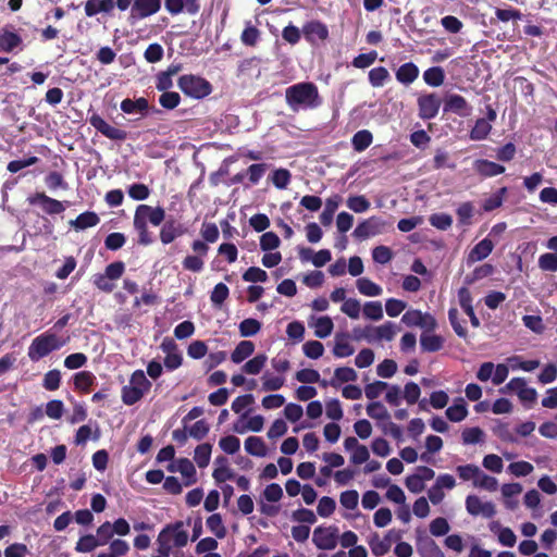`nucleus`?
<instances>
[{"instance_id": "obj_2", "label": "nucleus", "mask_w": 557, "mask_h": 557, "mask_svg": "<svg viewBox=\"0 0 557 557\" xmlns=\"http://www.w3.org/2000/svg\"><path fill=\"white\" fill-rule=\"evenodd\" d=\"M151 386V382L146 377L143 370L134 371L129 379V385L122 387V401L127 406L135 405L150 391Z\"/></svg>"}, {"instance_id": "obj_30", "label": "nucleus", "mask_w": 557, "mask_h": 557, "mask_svg": "<svg viewBox=\"0 0 557 557\" xmlns=\"http://www.w3.org/2000/svg\"><path fill=\"white\" fill-rule=\"evenodd\" d=\"M358 377L357 372L350 367H339L334 371V377L330 381V385L338 387L341 383L354 382Z\"/></svg>"}, {"instance_id": "obj_23", "label": "nucleus", "mask_w": 557, "mask_h": 557, "mask_svg": "<svg viewBox=\"0 0 557 557\" xmlns=\"http://www.w3.org/2000/svg\"><path fill=\"white\" fill-rule=\"evenodd\" d=\"M350 335L348 333H338L335 336V345L333 355L337 358H346L355 352V348L349 343Z\"/></svg>"}, {"instance_id": "obj_14", "label": "nucleus", "mask_w": 557, "mask_h": 557, "mask_svg": "<svg viewBox=\"0 0 557 557\" xmlns=\"http://www.w3.org/2000/svg\"><path fill=\"white\" fill-rule=\"evenodd\" d=\"M473 168L475 172L482 177H494L503 174L506 171L504 165L486 159L475 160Z\"/></svg>"}, {"instance_id": "obj_34", "label": "nucleus", "mask_w": 557, "mask_h": 557, "mask_svg": "<svg viewBox=\"0 0 557 557\" xmlns=\"http://www.w3.org/2000/svg\"><path fill=\"white\" fill-rule=\"evenodd\" d=\"M215 462L221 465L220 467L215 468L212 473V476L216 483H223L227 480L234 479V472L226 466L227 459L225 457H218Z\"/></svg>"}, {"instance_id": "obj_22", "label": "nucleus", "mask_w": 557, "mask_h": 557, "mask_svg": "<svg viewBox=\"0 0 557 557\" xmlns=\"http://www.w3.org/2000/svg\"><path fill=\"white\" fill-rule=\"evenodd\" d=\"M419 73V67L413 62H407L398 67L395 76L400 84L410 85L418 78Z\"/></svg>"}, {"instance_id": "obj_11", "label": "nucleus", "mask_w": 557, "mask_h": 557, "mask_svg": "<svg viewBox=\"0 0 557 557\" xmlns=\"http://www.w3.org/2000/svg\"><path fill=\"white\" fill-rule=\"evenodd\" d=\"M29 205H40L47 214H60L65 210L64 205L54 198L47 196L45 193H36L27 198Z\"/></svg>"}, {"instance_id": "obj_58", "label": "nucleus", "mask_w": 557, "mask_h": 557, "mask_svg": "<svg viewBox=\"0 0 557 557\" xmlns=\"http://www.w3.org/2000/svg\"><path fill=\"white\" fill-rule=\"evenodd\" d=\"M522 322L525 327H528L535 334L541 335L545 331V325L543 323V319L541 315H531V314L523 315Z\"/></svg>"}, {"instance_id": "obj_12", "label": "nucleus", "mask_w": 557, "mask_h": 557, "mask_svg": "<svg viewBox=\"0 0 557 557\" xmlns=\"http://www.w3.org/2000/svg\"><path fill=\"white\" fill-rule=\"evenodd\" d=\"M467 511L472 516L492 518L496 513L495 505L492 502L483 503L476 495H469L466 498Z\"/></svg>"}, {"instance_id": "obj_56", "label": "nucleus", "mask_w": 557, "mask_h": 557, "mask_svg": "<svg viewBox=\"0 0 557 557\" xmlns=\"http://www.w3.org/2000/svg\"><path fill=\"white\" fill-rule=\"evenodd\" d=\"M456 471L458 473V476L462 481L473 480V482H474L478 479V475L482 474V470L478 466L472 465V463L465 465V466H458L456 468Z\"/></svg>"}, {"instance_id": "obj_8", "label": "nucleus", "mask_w": 557, "mask_h": 557, "mask_svg": "<svg viewBox=\"0 0 557 557\" xmlns=\"http://www.w3.org/2000/svg\"><path fill=\"white\" fill-rule=\"evenodd\" d=\"M417 103L419 116L422 120H432L437 115L442 100L436 94L432 92L420 96Z\"/></svg>"}, {"instance_id": "obj_40", "label": "nucleus", "mask_w": 557, "mask_h": 557, "mask_svg": "<svg viewBox=\"0 0 557 557\" xmlns=\"http://www.w3.org/2000/svg\"><path fill=\"white\" fill-rule=\"evenodd\" d=\"M424 82L432 87H438L444 83L445 72L441 66H433L424 71Z\"/></svg>"}, {"instance_id": "obj_13", "label": "nucleus", "mask_w": 557, "mask_h": 557, "mask_svg": "<svg viewBox=\"0 0 557 557\" xmlns=\"http://www.w3.org/2000/svg\"><path fill=\"white\" fill-rule=\"evenodd\" d=\"M471 106L466 98L460 95L451 94L446 96L444 100V112H451L461 117H466L471 113Z\"/></svg>"}, {"instance_id": "obj_4", "label": "nucleus", "mask_w": 557, "mask_h": 557, "mask_svg": "<svg viewBox=\"0 0 557 557\" xmlns=\"http://www.w3.org/2000/svg\"><path fill=\"white\" fill-rule=\"evenodd\" d=\"M182 92L194 99H203L212 92L211 83L198 75L185 74L177 79Z\"/></svg>"}, {"instance_id": "obj_24", "label": "nucleus", "mask_w": 557, "mask_h": 557, "mask_svg": "<svg viewBox=\"0 0 557 557\" xmlns=\"http://www.w3.org/2000/svg\"><path fill=\"white\" fill-rule=\"evenodd\" d=\"M379 219L372 216L368 220L360 222L355 228L352 235L358 239H366L370 236H373L379 231Z\"/></svg>"}, {"instance_id": "obj_6", "label": "nucleus", "mask_w": 557, "mask_h": 557, "mask_svg": "<svg viewBox=\"0 0 557 557\" xmlns=\"http://www.w3.org/2000/svg\"><path fill=\"white\" fill-rule=\"evenodd\" d=\"M88 122L97 132L111 140L123 141L128 136L126 131L110 125L98 113H92Z\"/></svg>"}, {"instance_id": "obj_39", "label": "nucleus", "mask_w": 557, "mask_h": 557, "mask_svg": "<svg viewBox=\"0 0 557 557\" xmlns=\"http://www.w3.org/2000/svg\"><path fill=\"white\" fill-rule=\"evenodd\" d=\"M356 284L359 293L364 296L375 297L382 294V287L368 277L358 278Z\"/></svg>"}, {"instance_id": "obj_19", "label": "nucleus", "mask_w": 557, "mask_h": 557, "mask_svg": "<svg viewBox=\"0 0 557 557\" xmlns=\"http://www.w3.org/2000/svg\"><path fill=\"white\" fill-rule=\"evenodd\" d=\"M100 222L99 215L94 211H85L76 216V219L70 221V225L75 231H84L89 227L98 225Z\"/></svg>"}, {"instance_id": "obj_20", "label": "nucleus", "mask_w": 557, "mask_h": 557, "mask_svg": "<svg viewBox=\"0 0 557 557\" xmlns=\"http://www.w3.org/2000/svg\"><path fill=\"white\" fill-rule=\"evenodd\" d=\"M121 110L126 114L140 113L141 115H146L149 110V102L144 97H139L135 100L126 98L121 102Z\"/></svg>"}, {"instance_id": "obj_9", "label": "nucleus", "mask_w": 557, "mask_h": 557, "mask_svg": "<svg viewBox=\"0 0 557 557\" xmlns=\"http://www.w3.org/2000/svg\"><path fill=\"white\" fill-rule=\"evenodd\" d=\"M187 231L188 228L183 223H180L175 219L170 218L162 224L159 237L163 245H169L176 238L185 235Z\"/></svg>"}, {"instance_id": "obj_61", "label": "nucleus", "mask_w": 557, "mask_h": 557, "mask_svg": "<svg viewBox=\"0 0 557 557\" xmlns=\"http://www.w3.org/2000/svg\"><path fill=\"white\" fill-rule=\"evenodd\" d=\"M363 314L370 320H381L383 318V308L380 301H368L363 306Z\"/></svg>"}, {"instance_id": "obj_26", "label": "nucleus", "mask_w": 557, "mask_h": 557, "mask_svg": "<svg viewBox=\"0 0 557 557\" xmlns=\"http://www.w3.org/2000/svg\"><path fill=\"white\" fill-rule=\"evenodd\" d=\"M114 5V0H87L85 3V14L91 17L101 12L110 13Z\"/></svg>"}, {"instance_id": "obj_1", "label": "nucleus", "mask_w": 557, "mask_h": 557, "mask_svg": "<svg viewBox=\"0 0 557 557\" xmlns=\"http://www.w3.org/2000/svg\"><path fill=\"white\" fill-rule=\"evenodd\" d=\"M285 100L294 112L315 109L322 104V98L317 85L312 82H301L286 88Z\"/></svg>"}, {"instance_id": "obj_15", "label": "nucleus", "mask_w": 557, "mask_h": 557, "mask_svg": "<svg viewBox=\"0 0 557 557\" xmlns=\"http://www.w3.org/2000/svg\"><path fill=\"white\" fill-rule=\"evenodd\" d=\"M133 225L138 234L139 245L148 246L153 243L152 235L148 230V221L137 209L135 210Z\"/></svg>"}, {"instance_id": "obj_16", "label": "nucleus", "mask_w": 557, "mask_h": 557, "mask_svg": "<svg viewBox=\"0 0 557 557\" xmlns=\"http://www.w3.org/2000/svg\"><path fill=\"white\" fill-rule=\"evenodd\" d=\"M306 39L313 42L315 39L325 40L329 37V30L325 24L320 21H310L302 27Z\"/></svg>"}, {"instance_id": "obj_60", "label": "nucleus", "mask_w": 557, "mask_h": 557, "mask_svg": "<svg viewBox=\"0 0 557 557\" xmlns=\"http://www.w3.org/2000/svg\"><path fill=\"white\" fill-rule=\"evenodd\" d=\"M242 277L245 282L263 283L268 280V274L264 270L258 267H250L243 273Z\"/></svg>"}, {"instance_id": "obj_27", "label": "nucleus", "mask_w": 557, "mask_h": 557, "mask_svg": "<svg viewBox=\"0 0 557 557\" xmlns=\"http://www.w3.org/2000/svg\"><path fill=\"white\" fill-rule=\"evenodd\" d=\"M22 42V37L18 34L4 28L0 34V52L10 53Z\"/></svg>"}, {"instance_id": "obj_37", "label": "nucleus", "mask_w": 557, "mask_h": 557, "mask_svg": "<svg viewBox=\"0 0 557 557\" xmlns=\"http://www.w3.org/2000/svg\"><path fill=\"white\" fill-rule=\"evenodd\" d=\"M508 193L507 187L499 188L496 193H494L491 197L486 198L483 201L482 209L485 212H491L495 209H498L503 206L504 199Z\"/></svg>"}, {"instance_id": "obj_64", "label": "nucleus", "mask_w": 557, "mask_h": 557, "mask_svg": "<svg viewBox=\"0 0 557 557\" xmlns=\"http://www.w3.org/2000/svg\"><path fill=\"white\" fill-rule=\"evenodd\" d=\"M539 267L544 271H557V253L546 252L540 256Z\"/></svg>"}, {"instance_id": "obj_3", "label": "nucleus", "mask_w": 557, "mask_h": 557, "mask_svg": "<svg viewBox=\"0 0 557 557\" xmlns=\"http://www.w3.org/2000/svg\"><path fill=\"white\" fill-rule=\"evenodd\" d=\"M64 344L65 341H61L54 333L48 331L33 339L27 355L32 361H38L53 350L60 349Z\"/></svg>"}, {"instance_id": "obj_45", "label": "nucleus", "mask_w": 557, "mask_h": 557, "mask_svg": "<svg viewBox=\"0 0 557 557\" xmlns=\"http://www.w3.org/2000/svg\"><path fill=\"white\" fill-rule=\"evenodd\" d=\"M265 362L267 356L263 354H259L244 364L243 371L247 374H259L263 367L265 366Z\"/></svg>"}, {"instance_id": "obj_10", "label": "nucleus", "mask_w": 557, "mask_h": 557, "mask_svg": "<svg viewBox=\"0 0 557 557\" xmlns=\"http://www.w3.org/2000/svg\"><path fill=\"white\" fill-rule=\"evenodd\" d=\"M161 8V0H134L129 18L143 20L156 14Z\"/></svg>"}, {"instance_id": "obj_53", "label": "nucleus", "mask_w": 557, "mask_h": 557, "mask_svg": "<svg viewBox=\"0 0 557 557\" xmlns=\"http://www.w3.org/2000/svg\"><path fill=\"white\" fill-rule=\"evenodd\" d=\"M268 169L265 163H253L247 168L246 175L248 176L250 185H257Z\"/></svg>"}, {"instance_id": "obj_59", "label": "nucleus", "mask_w": 557, "mask_h": 557, "mask_svg": "<svg viewBox=\"0 0 557 557\" xmlns=\"http://www.w3.org/2000/svg\"><path fill=\"white\" fill-rule=\"evenodd\" d=\"M200 234L203 238L202 242H205L207 245L208 243H215L219 239V228L215 223L211 222H203Z\"/></svg>"}, {"instance_id": "obj_17", "label": "nucleus", "mask_w": 557, "mask_h": 557, "mask_svg": "<svg viewBox=\"0 0 557 557\" xmlns=\"http://www.w3.org/2000/svg\"><path fill=\"white\" fill-rule=\"evenodd\" d=\"M169 471H175L173 465L168 467ZM176 470L185 478V485L189 486L197 482L196 468L188 458H181L177 460Z\"/></svg>"}, {"instance_id": "obj_38", "label": "nucleus", "mask_w": 557, "mask_h": 557, "mask_svg": "<svg viewBox=\"0 0 557 557\" xmlns=\"http://www.w3.org/2000/svg\"><path fill=\"white\" fill-rule=\"evenodd\" d=\"M492 125L484 117H480L475 121L474 126L470 131V139L472 140H483L491 133Z\"/></svg>"}, {"instance_id": "obj_28", "label": "nucleus", "mask_w": 557, "mask_h": 557, "mask_svg": "<svg viewBox=\"0 0 557 557\" xmlns=\"http://www.w3.org/2000/svg\"><path fill=\"white\" fill-rule=\"evenodd\" d=\"M468 416L467 403L462 397L456 398L454 405L446 409V417L451 422H460Z\"/></svg>"}, {"instance_id": "obj_25", "label": "nucleus", "mask_w": 557, "mask_h": 557, "mask_svg": "<svg viewBox=\"0 0 557 557\" xmlns=\"http://www.w3.org/2000/svg\"><path fill=\"white\" fill-rule=\"evenodd\" d=\"M494 244L490 238L479 242L469 252L468 261L478 262L487 258L493 251Z\"/></svg>"}, {"instance_id": "obj_31", "label": "nucleus", "mask_w": 557, "mask_h": 557, "mask_svg": "<svg viewBox=\"0 0 557 557\" xmlns=\"http://www.w3.org/2000/svg\"><path fill=\"white\" fill-rule=\"evenodd\" d=\"M255 351V344L250 341H242L237 344L233 352L231 354V360L234 363H240Z\"/></svg>"}, {"instance_id": "obj_63", "label": "nucleus", "mask_w": 557, "mask_h": 557, "mask_svg": "<svg viewBox=\"0 0 557 557\" xmlns=\"http://www.w3.org/2000/svg\"><path fill=\"white\" fill-rule=\"evenodd\" d=\"M281 244L280 237L274 232H267L260 237V248L263 251L276 249Z\"/></svg>"}, {"instance_id": "obj_49", "label": "nucleus", "mask_w": 557, "mask_h": 557, "mask_svg": "<svg viewBox=\"0 0 557 557\" xmlns=\"http://www.w3.org/2000/svg\"><path fill=\"white\" fill-rule=\"evenodd\" d=\"M474 206L471 201H466L459 205L456 210L458 222L461 225L471 224V218L473 216Z\"/></svg>"}, {"instance_id": "obj_48", "label": "nucleus", "mask_w": 557, "mask_h": 557, "mask_svg": "<svg viewBox=\"0 0 557 557\" xmlns=\"http://www.w3.org/2000/svg\"><path fill=\"white\" fill-rule=\"evenodd\" d=\"M292 174L287 169H276L271 175V182L278 189L287 188L290 183Z\"/></svg>"}, {"instance_id": "obj_54", "label": "nucleus", "mask_w": 557, "mask_h": 557, "mask_svg": "<svg viewBox=\"0 0 557 557\" xmlns=\"http://www.w3.org/2000/svg\"><path fill=\"white\" fill-rule=\"evenodd\" d=\"M219 446L224 453L234 455L240 448V441L235 435H227L220 438Z\"/></svg>"}, {"instance_id": "obj_7", "label": "nucleus", "mask_w": 557, "mask_h": 557, "mask_svg": "<svg viewBox=\"0 0 557 557\" xmlns=\"http://www.w3.org/2000/svg\"><path fill=\"white\" fill-rule=\"evenodd\" d=\"M337 532L335 527H318L313 531L312 542L319 549H334L337 545Z\"/></svg>"}, {"instance_id": "obj_57", "label": "nucleus", "mask_w": 557, "mask_h": 557, "mask_svg": "<svg viewBox=\"0 0 557 557\" xmlns=\"http://www.w3.org/2000/svg\"><path fill=\"white\" fill-rule=\"evenodd\" d=\"M181 102V96L176 91H163L159 97V103L166 110L175 109Z\"/></svg>"}, {"instance_id": "obj_42", "label": "nucleus", "mask_w": 557, "mask_h": 557, "mask_svg": "<svg viewBox=\"0 0 557 557\" xmlns=\"http://www.w3.org/2000/svg\"><path fill=\"white\" fill-rule=\"evenodd\" d=\"M207 528L218 537L224 539L226 536V529L220 513H212L208 517Z\"/></svg>"}, {"instance_id": "obj_52", "label": "nucleus", "mask_w": 557, "mask_h": 557, "mask_svg": "<svg viewBox=\"0 0 557 557\" xmlns=\"http://www.w3.org/2000/svg\"><path fill=\"white\" fill-rule=\"evenodd\" d=\"M334 324L330 317H320L315 322L314 335L319 338L327 337L333 331Z\"/></svg>"}, {"instance_id": "obj_51", "label": "nucleus", "mask_w": 557, "mask_h": 557, "mask_svg": "<svg viewBox=\"0 0 557 557\" xmlns=\"http://www.w3.org/2000/svg\"><path fill=\"white\" fill-rule=\"evenodd\" d=\"M389 78V73L384 66L373 67L369 72V82L373 87H382Z\"/></svg>"}, {"instance_id": "obj_32", "label": "nucleus", "mask_w": 557, "mask_h": 557, "mask_svg": "<svg viewBox=\"0 0 557 557\" xmlns=\"http://www.w3.org/2000/svg\"><path fill=\"white\" fill-rule=\"evenodd\" d=\"M246 451L256 457H264L268 453L264 441L259 436H249L245 441Z\"/></svg>"}, {"instance_id": "obj_62", "label": "nucleus", "mask_w": 557, "mask_h": 557, "mask_svg": "<svg viewBox=\"0 0 557 557\" xmlns=\"http://www.w3.org/2000/svg\"><path fill=\"white\" fill-rule=\"evenodd\" d=\"M347 207L356 213L366 212L370 208V201L364 196H350Z\"/></svg>"}, {"instance_id": "obj_43", "label": "nucleus", "mask_w": 557, "mask_h": 557, "mask_svg": "<svg viewBox=\"0 0 557 557\" xmlns=\"http://www.w3.org/2000/svg\"><path fill=\"white\" fill-rule=\"evenodd\" d=\"M238 330L240 336L250 337L261 330V323L257 319L247 318L239 323Z\"/></svg>"}, {"instance_id": "obj_55", "label": "nucleus", "mask_w": 557, "mask_h": 557, "mask_svg": "<svg viewBox=\"0 0 557 557\" xmlns=\"http://www.w3.org/2000/svg\"><path fill=\"white\" fill-rule=\"evenodd\" d=\"M61 384V372L58 369L48 371L44 375L42 386L47 391H57Z\"/></svg>"}, {"instance_id": "obj_36", "label": "nucleus", "mask_w": 557, "mask_h": 557, "mask_svg": "<svg viewBox=\"0 0 557 557\" xmlns=\"http://www.w3.org/2000/svg\"><path fill=\"white\" fill-rule=\"evenodd\" d=\"M96 376L90 371H81L74 374V386L76 389L88 393L94 385Z\"/></svg>"}, {"instance_id": "obj_5", "label": "nucleus", "mask_w": 557, "mask_h": 557, "mask_svg": "<svg viewBox=\"0 0 557 557\" xmlns=\"http://www.w3.org/2000/svg\"><path fill=\"white\" fill-rule=\"evenodd\" d=\"M191 249L195 255L186 256L182 264L185 270L198 273L203 269V258L209 251V246L205 242L196 239L191 243Z\"/></svg>"}, {"instance_id": "obj_46", "label": "nucleus", "mask_w": 557, "mask_h": 557, "mask_svg": "<svg viewBox=\"0 0 557 557\" xmlns=\"http://www.w3.org/2000/svg\"><path fill=\"white\" fill-rule=\"evenodd\" d=\"M338 208V199L329 198L325 202V208L320 214L319 219L322 225L327 226L332 223L335 211Z\"/></svg>"}, {"instance_id": "obj_41", "label": "nucleus", "mask_w": 557, "mask_h": 557, "mask_svg": "<svg viewBox=\"0 0 557 557\" xmlns=\"http://www.w3.org/2000/svg\"><path fill=\"white\" fill-rule=\"evenodd\" d=\"M212 446L209 443H203L195 448V462L199 468L208 467L211 458Z\"/></svg>"}, {"instance_id": "obj_44", "label": "nucleus", "mask_w": 557, "mask_h": 557, "mask_svg": "<svg viewBox=\"0 0 557 557\" xmlns=\"http://www.w3.org/2000/svg\"><path fill=\"white\" fill-rule=\"evenodd\" d=\"M230 289L224 283H218L210 295V300L214 307L220 308L228 298Z\"/></svg>"}, {"instance_id": "obj_47", "label": "nucleus", "mask_w": 557, "mask_h": 557, "mask_svg": "<svg viewBox=\"0 0 557 557\" xmlns=\"http://www.w3.org/2000/svg\"><path fill=\"white\" fill-rule=\"evenodd\" d=\"M98 546L101 545L97 537L92 534H86L79 537L75 545V550L78 553H90Z\"/></svg>"}, {"instance_id": "obj_50", "label": "nucleus", "mask_w": 557, "mask_h": 557, "mask_svg": "<svg viewBox=\"0 0 557 557\" xmlns=\"http://www.w3.org/2000/svg\"><path fill=\"white\" fill-rule=\"evenodd\" d=\"M392 532L393 531H388V533L385 535L383 540L376 537L375 540L370 542V547L374 556L382 557L388 553V550L391 549L389 534Z\"/></svg>"}, {"instance_id": "obj_29", "label": "nucleus", "mask_w": 557, "mask_h": 557, "mask_svg": "<svg viewBox=\"0 0 557 557\" xmlns=\"http://www.w3.org/2000/svg\"><path fill=\"white\" fill-rule=\"evenodd\" d=\"M444 338L441 335L422 333L420 336V346L422 351L436 352L444 346Z\"/></svg>"}, {"instance_id": "obj_35", "label": "nucleus", "mask_w": 557, "mask_h": 557, "mask_svg": "<svg viewBox=\"0 0 557 557\" xmlns=\"http://www.w3.org/2000/svg\"><path fill=\"white\" fill-rule=\"evenodd\" d=\"M373 141V135L368 129L358 131L351 138L352 148L358 151H364Z\"/></svg>"}, {"instance_id": "obj_33", "label": "nucleus", "mask_w": 557, "mask_h": 557, "mask_svg": "<svg viewBox=\"0 0 557 557\" xmlns=\"http://www.w3.org/2000/svg\"><path fill=\"white\" fill-rule=\"evenodd\" d=\"M367 331H373L374 341L385 339V341L389 342L396 335L395 324L391 321H387L384 324L376 326V327L367 326Z\"/></svg>"}, {"instance_id": "obj_18", "label": "nucleus", "mask_w": 557, "mask_h": 557, "mask_svg": "<svg viewBox=\"0 0 557 557\" xmlns=\"http://www.w3.org/2000/svg\"><path fill=\"white\" fill-rule=\"evenodd\" d=\"M417 549L421 557H445L444 553L431 537H418Z\"/></svg>"}, {"instance_id": "obj_21", "label": "nucleus", "mask_w": 557, "mask_h": 557, "mask_svg": "<svg viewBox=\"0 0 557 557\" xmlns=\"http://www.w3.org/2000/svg\"><path fill=\"white\" fill-rule=\"evenodd\" d=\"M144 218L153 226H159L165 221V211L162 207H151L148 205H139L136 208Z\"/></svg>"}]
</instances>
